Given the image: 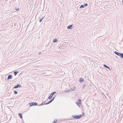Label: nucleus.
<instances>
[{"instance_id":"16","label":"nucleus","mask_w":123,"mask_h":123,"mask_svg":"<svg viewBox=\"0 0 123 123\" xmlns=\"http://www.w3.org/2000/svg\"><path fill=\"white\" fill-rule=\"evenodd\" d=\"M46 102V101H45L44 102L42 103L41 104H40V105H44V104Z\"/></svg>"},{"instance_id":"5","label":"nucleus","mask_w":123,"mask_h":123,"mask_svg":"<svg viewBox=\"0 0 123 123\" xmlns=\"http://www.w3.org/2000/svg\"><path fill=\"white\" fill-rule=\"evenodd\" d=\"M55 98V97H54L52 99L50 100L47 103H46L45 104V105H48V104H49L51 103L52 101H53L54 100V99Z\"/></svg>"},{"instance_id":"6","label":"nucleus","mask_w":123,"mask_h":123,"mask_svg":"<svg viewBox=\"0 0 123 123\" xmlns=\"http://www.w3.org/2000/svg\"><path fill=\"white\" fill-rule=\"evenodd\" d=\"M21 87V86L19 84H18L17 85L13 87L14 88H17L18 87Z\"/></svg>"},{"instance_id":"3","label":"nucleus","mask_w":123,"mask_h":123,"mask_svg":"<svg viewBox=\"0 0 123 123\" xmlns=\"http://www.w3.org/2000/svg\"><path fill=\"white\" fill-rule=\"evenodd\" d=\"M30 106H36L37 105V104L36 102H33L31 103H30L29 104Z\"/></svg>"},{"instance_id":"17","label":"nucleus","mask_w":123,"mask_h":123,"mask_svg":"<svg viewBox=\"0 0 123 123\" xmlns=\"http://www.w3.org/2000/svg\"><path fill=\"white\" fill-rule=\"evenodd\" d=\"M78 102L80 104V105H81V100L80 99H79L78 100Z\"/></svg>"},{"instance_id":"22","label":"nucleus","mask_w":123,"mask_h":123,"mask_svg":"<svg viewBox=\"0 0 123 123\" xmlns=\"http://www.w3.org/2000/svg\"><path fill=\"white\" fill-rule=\"evenodd\" d=\"M86 86V85H84L83 87V89Z\"/></svg>"},{"instance_id":"27","label":"nucleus","mask_w":123,"mask_h":123,"mask_svg":"<svg viewBox=\"0 0 123 123\" xmlns=\"http://www.w3.org/2000/svg\"><path fill=\"white\" fill-rule=\"evenodd\" d=\"M19 9H16V10H18Z\"/></svg>"},{"instance_id":"2","label":"nucleus","mask_w":123,"mask_h":123,"mask_svg":"<svg viewBox=\"0 0 123 123\" xmlns=\"http://www.w3.org/2000/svg\"><path fill=\"white\" fill-rule=\"evenodd\" d=\"M82 116V115H79L77 116L73 115L72 116V117L74 118L79 119L81 118Z\"/></svg>"},{"instance_id":"15","label":"nucleus","mask_w":123,"mask_h":123,"mask_svg":"<svg viewBox=\"0 0 123 123\" xmlns=\"http://www.w3.org/2000/svg\"><path fill=\"white\" fill-rule=\"evenodd\" d=\"M57 120L56 119H55L52 123H56L57 122Z\"/></svg>"},{"instance_id":"18","label":"nucleus","mask_w":123,"mask_h":123,"mask_svg":"<svg viewBox=\"0 0 123 123\" xmlns=\"http://www.w3.org/2000/svg\"><path fill=\"white\" fill-rule=\"evenodd\" d=\"M84 5H82L80 6V8H84Z\"/></svg>"},{"instance_id":"20","label":"nucleus","mask_w":123,"mask_h":123,"mask_svg":"<svg viewBox=\"0 0 123 123\" xmlns=\"http://www.w3.org/2000/svg\"><path fill=\"white\" fill-rule=\"evenodd\" d=\"M18 93L16 91H14V94H17Z\"/></svg>"},{"instance_id":"10","label":"nucleus","mask_w":123,"mask_h":123,"mask_svg":"<svg viewBox=\"0 0 123 123\" xmlns=\"http://www.w3.org/2000/svg\"><path fill=\"white\" fill-rule=\"evenodd\" d=\"M84 81V79H83L81 78L80 79L79 81L80 82H82Z\"/></svg>"},{"instance_id":"11","label":"nucleus","mask_w":123,"mask_h":123,"mask_svg":"<svg viewBox=\"0 0 123 123\" xmlns=\"http://www.w3.org/2000/svg\"><path fill=\"white\" fill-rule=\"evenodd\" d=\"M104 66L105 67L108 69H109V70L110 69V68L108 67V66H107V65H105V64H104Z\"/></svg>"},{"instance_id":"4","label":"nucleus","mask_w":123,"mask_h":123,"mask_svg":"<svg viewBox=\"0 0 123 123\" xmlns=\"http://www.w3.org/2000/svg\"><path fill=\"white\" fill-rule=\"evenodd\" d=\"M56 93V92H54L51 93L50 95L48 97V98L49 99H51L52 98V97L54 95V94Z\"/></svg>"},{"instance_id":"28","label":"nucleus","mask_w":123,"mask_h":123,"mask_svg":"<svg viewBox=\"0 0 123 123\" xmlns=\"http://www.w3.org/2000/svg\"><path fill=\"white\" fill-rule=\"evenodd\" d=\"M19 9H16V10H18Z\"/></svg>"},{"instance_id":"8","label":"nucleus","mask_w":123,"mask_h":123,"mask_svg":"<svg viewBox=\"0 0 123 123\" xmlns=\"http://www.w3.org/2000/svg\"><path fill=\"white\" fill-rule=\"evenodd\" d=\"M72 25H70L68 26L67 27V28L68 29H72Z\"/></svg>"},{"instance_id":"1","label":"nucleus","mask_w":123,"mask_h":123,"mask_svg":"<svg viewBox=\"0 0 123 123\" xmlns=\"http://www.w3.org/2000/svg\"><path fill=\"white\" fill-rule=\"evenodd\" d=\"M114 53L115 54L119 56L122 58H123V53H121L118 52L116 51H115L114 52Z\"/></svg>"},{"instance_id":"12","label":"nucleus","mask_w":123,"mask_h":123,"mask_svg":"<svg viewBox=\"0 0 123 123\" xmlns=\"http://www.w3.org/2000/svg\"><path fill=\"white\" fill-rule=\"evenodd\" d=\"M45 16H44L43 17H42L40 19L39 22H41L43 20V19H44V18H45Z\"/></svg>"},{"instance_id":"21","label":"nucleus","mask_w":123,"mask_h":123,"mask_svg":"<svg viewBox=\"0 0 123 123\" xmlns=\"http://www.w3.org/2000/svg\"><path fill=\"white\" fill-rule=\"evenodd\" d=\"M88 5V4L87 3H86L85 4V5H84V6H86Z\"/></svg>"},{"instance_id":"25","label":"nucleus","mask_w":123,"mask_h":123,"mask_svg":"<svg viewBox=\"0 0 123 123\" xmlns=\"http://www.w3.org/2000/svg\"><path fill=\"white\" fill-rule=\"evenodd\" d=\"M46 73L45 72H44L42 73L43 74H46Z\"/></svg>"},{"instance_id":"24","label":"nucleus","mask_w":123,"mask_h":123,"mask_svg":"<svg viewBox=\"0 0 123 123\" xmlns=\"http://www.w3.org/2000/svg\"><path fill=\"white\" fill-rule=\"evenodd\" d=\"M84 114H85V113H82V115H84Z\"/></svg>"},{"instance_id":"9","label":"nucleus","mask_w":123,"mask_h":123,"mask_svg":"<svg viewBox=\"0 0 123 123\" xmlns=\"http://www.w3.org/2000/svg\"><path fill=\"white\" fill-rule=\"evenodd\" d=\"M57 42V38H55L53 40V43H55Z\"/></svg>"},{"instance_id":"29","label":"nucleus","mask_w":123,"mask_h":123,"mask_svg":"<svg viewBox=\"0 0 123 123\" xmlns=\"http://www.w3.org/2000/svg\"><path fill=\"white\" fill-rule=\"evenodd\" d=\"M122 2L123 3V0H122Z\"/></svg>"},{"instance_id":"14","label":"nucleus","mask_w":123,"mask_h":123,"mask_svg":"<svg viewBox=\"0 0 123 123\" xmlns=\"http://www.w3.org/2000/svg\"><path fill=\"white\" fill-rule=\"evenodd\" d=\"M18 115L19 116L20 118H21V119H22L23 118V117L22 116V114L20 113H18Z\"/></svg>"},{"instance_id":"7","label":"nucleus","mask_w":123,"mask_h":123,"mask_svg":"<svg viewBox=\"0 0 123 123\" xmlns=\"http://www.w3.org/2000/svg\"><path fill=\"white\" fill-rule=\"evenodd\" d=\"M12 77V76L11 75H9L7 78V80H9L11 79Z\"/></svg>"},{"instance_id":"19","label":"nucleus","mask_w":123,"mask_h":123,"mask_svg":"<svg viewBox=\"0 0 123 123\" xmlns=\"http://www.w3.org/2000/svg\"><path fill=\"white\" fill-rule=\"evenodd\" d=\"M76 104L77 105H78L79 106H80V104L79 103L77 102H76Z\"/></svg>"},{"instance_id":"23","label":"nucleus","mask_w":123,"mask_h":123,"mask_svg":"<svg viewBox=\"0 0 123 123\" xmlns=\"http://www.w3.org/2000/svg\"><path fill=\"white\" fill-rule=\"evenodd\" d=\"M73 119L72 118H69L68 119V120H72Z\"/></svg>"},{"instance_id":"13","label":"nucleus","mask_w":123,"mask_h":123,"mask_svg":"<svg viewBox=\"0 0 123 123\" xmlns=\"http://www.w3.org/2000/svg\"><path fill=\"white\" fill-rule=\"evenodd\" d=\"M18 73V71H15L14 72V74L15 76H16Z\"/></svg>"},{"instance_id":"26","label":"nucleus","mask_w":123,"mask_h":123,"mask_svg":"<svg viewBox=\"0 0 123 123\" xmlns=\"http://www.w3.org/2000/svg\"><path fill=\"white\" fill-rule=\"evenodd\" d=\"M41 52H40V53H39V54H41Z\"/></svg>"}]
</instances>
